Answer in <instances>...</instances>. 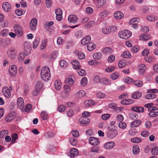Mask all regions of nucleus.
Instances as JSON below:
<instances>
[{"instance_id": "31", "label": "nucleus", "mask_w": 158, "mask_h": 158, "mask_svg": "<svg viewBox=\"0 0 158 158\" xmlns=\"http://www.w3.org/2000/svg\"><path fill=\"white\" fill-rule=\"evenodd\" d=\"M95 47V44L93 42H90L87 45V49L89 51L93 50Z\"/></svg>"}, {"instance_id": "10", "label": "nucleus", "mask_w": 158, "mask_h": 158, "mask_svg": "<svg viewBox=\"0 0 158 158\" xmlns=\"http://www.w3.org/2000/svg\"><path fill=\"white\" fill-rule=\"evenodd\" d=\"M9 72L11 76H15L17 72L16 66L14 65L11 66L9 69Z\"/></svg>"}, {"instance_id": "17", "label": "nucleus", "mask_w": 158, "mask_h": 158, "mask_svg": "<svg viewBox=\"0 0 158 158\" xmlns=\"http://www.w3.org/2000/svg\"><path fill=\"white\" fill-rule=\"evenodd\" d=\"M71 64L73 66V68L75 69H78L81 67L80 63L77 60H73L71 62Z\"/></svg>"}, {"instance_id": "56", "label": "nucleus", "mask_w": 158, "mask_h": 158, "mask_svg": "<svg viewBox=\"0 0 158 158\" xmlns=\"http://www.w3.org/2000/svg\"><path fill=\"white\" fill-rule=\"evenodd\" d=\"M125 82L126 83L129 84L130 83H133L134 81L130 77H127L125 79Z\"/></svg>"}, {"instance_id": "12", "label": "nucleus", "mask_w": 158, "mask_h": 158, "mask_svg": "<svg viewBox=\"0 0 158 158\" xmlns=\"http://www.w3.org/2000/svg\"><path fill=\"white\" fill-rule=\"evenodd\" d=\"M106 0H97L96 2V6L98 8H100L106 5Z\"/></svg>"}, {"instance_id": "16", "label": "nucleus", "mask_w": 158, "mask_h": 158, "mask_svg": "<svg viewBox=\"0 0 158 158\" xmlns=\"http://www.w3.org/2000/svg\"><path fill=\"white\" fill-rule=\"evenodd\" d=\"M91 39V37L89 35L86 36L81 40V44L83 45H85L89 42Z\"/></svg>"}, {"instance_id": "3", "label": "nucleus", "mask_w": 158, "mask_h": 158, "mask_svg": "<svg viewBox=\"0 0 158 158\" xmlns=\"http://www.w3.org/2000/svg\"><path fill=\"white\" fill-rule=\"evenodd\" d=\"M118 35L121 38L127 39L131 37V33L128 30H124L119 32Z\"/></svg>"}, {"instance_id": "58", "label": "nucleus", "mask_w": 158, "mask_h": 158, "mask_svg": "<svg viewBox=\"0 0 158 158\" xmlns=\"http://www.w3.org/2000/svg\"><path fill=\"white\" fill-rule=\"evenodd\" d=\"M65 110V107L63 105H60L57 108L58 111L60 112H64Z\"/></svg>"}, {"instance_id": "11", "label": "nucleus", "mask_w": 158, "mask_h": 158, "mask_svg": "<svg viewBox=\"0 0 158 158\" xmlns=\"http://www.w3.org/2000/svg\"><path fill=\"white\" fill-rule=\"evenodd\" d=\"M78 19L77 17L74 15H71L69 16L68 20L69 22L71 23L74 24L77 22Z\"/></svg>"}, {"instance_id": "35", "label": "nucleus", "mask_w": 158, "mask_h": 158, "mask_svg": "<svg viewBox=\"0 0 158 158\" xmlns=\"http://www.w3.org/2000/svg\"><path fill=\"white\" fill-rule=\"evenodd\" d=\"M132 151L134 154L135 155L137 154L139 152V146L137 145L134 146L132 148Z\"/></svg>"}, {"instance_id": "18", "label": "nucleus", "mask_w": 158, "mask_h": 158, "mask_svg": "<svg viewBox=\"0 0 158 158\" xmlns=\"http://www.w3.org/2000/svg\"><path fill=\"white\" fill-rule=\"evenodd\" d=\"M78 151L76 148H73L70 151V156L71 157H74L78 154Z\"/></svg>"}, {"instance_id": "42", "label": "nucleus", "mask_w": 158, "mask_h": 158, "mask_svg": "<svg viewBox=\"0 0 158 158\" xmlns=\"http://www.w3.org/2000/svg\"><path fill=\"white\" fill-rule=\"evenodd\" d=\"M96 96L97 98L100 99H102L104 98L106 95L105 94L102 92H98L96 94Z\"/></svg>"}, {"instance_id": "47", "label": "nucleus", "mask_w": 158, "mask_h": 158, "mask_svg": "<svg viewBox=\"0 0 158 158\" xmlns=\"http://www.w3.org/2000/svg\"><path fill=\"white\" fill-rule=\"evenodd\" d=\"M69 141L71 145L73 146H75L77 144V142L76 138L73 137L72 138L70 139Z\"/></svg>"}, {"instance_id": "48", "label": "nucleus", "mask_w": 158, "mask_h": 158, "mask_svg": "<svg viewBox=\"0 0 158 158\" xmlns=\"http://www.w3.org/2000/svg\"><path fill=\"white\" fill-rule=\"evenodd\" d=\"M141 139L139 137H134L131 139V141L133 143H138L141 142Z\"/></svg>"}, {"instance_id": "22", "label": "nucleus", "mask_w": 158, "mask_h": 158, "mask_svg": "<svg viewBox=\"0 0 158 158\" xmlns=\"http://www.w3.org/2000/svg\"><path fill=\"white\" fill-rule=\"evenodd\" d=\"M115 144V143L113 142H107L104 145V147L106 149H109L113 148Z\"/></svg>"}, {"instance_id": "23", "label": "nucleus", "mask_w": 158, "mask_h": 158, "mask_svg": "<svg viewBox=\"0 0 158 158\" xmlns=\"http://www.w3.org/2000/svg\"><path fill=\"white\" fill-rule=\"evenodd\" d=\"M100 83L106 85H110L111 84L110 80L106 78H101Z\"/></svg>"}, {"instance_id": "45", "label": "nucleus", "mask_w": 158, "mask_h": 158, "mask_svg": "<svg viewBox=\"0 0 158 158\" xmlns=\"http://www.w3.org/2000/svg\"><path fill=\"white\" fill-rule=\"evenodd\" d=\"M87 83V79L85 77H83L81 81V84L82 86H85Z\"/></svg>"}, {"instance_id": "36", "label": "nucleus", "mask_w": 158, "mask_h": 158, "mask_svg": "<svg viewBox=\"0 0 158 158\" xmlns=\"http://www.w3.org/2000/svg\"><path fill=\"white\" fill-rule=\"evenodd\" d=\"M139 19L138 18H134L131 19L129 22L130 24H137L139 21Z\"/></svg>"}, {"instance_id": "7", "label": "nucleus", "mask_w": 158, "mask_h": 158, "mask_svg": "<svg viewBox=\"0 0 158 158\" xmlns=\"http://www.w3.org/2000/svg\"><path fill=\"white\" fill-rule=\"evenodd\" d=\"M37 20L36 19H32L30 23V28L32 30H35L37 27Z\"/></svg>"}, {"instance_id": "25", "label": "nucleus", "mask_w": 158, "mask_h": 158, "mask_svg": "<svg viewBox=\"0 0 158 158\" xmlns=\"http://www.w3.org/2000/svg\"><path fill=\"white\" fill-rule=\"evenodd\" d=\"M115 18L117 19H120L123 17V14L120 11H116L114 14Z\"/></svg>"}, {"instance_id": "1", "label": "nucleus", "mask_w": 158, "mask_h": 158, "mask_svg": "<svg viewBox=\"0 0 158 158\" xmlns=\"http://www.w3.org/2000/svg\"><path fill=\"white\" fill-rule=\"evenodd\" d=\"M40 76L43 81H46L49 80L51 74L49 69L48 67L45 66L42 68Z\"/></svg>"}, {"instance_id": "29", "label": "nucleus", "mask_w": 158, "mask_h": 158, "mask_svg": "<svg viewBox=\"0 0 158 158\" xmlns=\"http://www.w3.org/2000/svg\"><path fill=\"white\" fill-rule=\"evenodd\" d=\"M133 102V100L132 99H125L121 101L120 103L123 105L130 104Z\"/></svg>"}, {"instance_id": "57", "label": "nucleus", "mask_w": 158, "mask_h": 158, "mask_svg": "<svg viewBox=\"0 0 158 158\" xmlns=\"http://www.w3.org/2000/svg\"><path fill=\"white\" fill-rule=\"evenodd\" d=\"M9 57L12 59H15L17 56V53H13L11 52H7Z\"/></svg>"}, {"instance_id": "64", "label": "nucleus", "mask_w": 158, "mask_h": 158, "mask_svg": "<svg viewBox=\"0 0 158 158\" xmlns=\"http://www.w3.org/2000/svg\"><path fill=\"white\" fill-rule=\"evenodd\" d=\"M32 109V106L30 104H28L26 106L25 108V111L28 112H29Z\"/></svg>"}, {"instance_id": "37", "label": "nucleus", "mask_w": 158, "mask_h": 158, "mask_svg": "<svg viewBox=\"0 0 158 158\" xmlns=\"http://www.w3.org/2000/svg\"><path fill=\"white\" fill-rule=\"evenodd\" d=\"M8 134V131L6 130H3L0 132V138L2 139Z\"/></svg>"}, {"instance_id": "2", "label": "nucleus", "mask_w": 158, "mask_h": 158, "mask_svg": "<svg viewBox=\"0 0 158 158\" xmlns=\"http://www.w3.org/2000/svg\"><path fill=\"white\" fill-rule=\"evenodd\" d=\"M147 93H150L146 94L145 96V98L148 99H151L155 98L156 97V95L154 93L158 92V90L157 89H149L147 90Z\"/></svg>"}, {"instance_id": "26", "label": "nucleus", "mask_w": 158, "mask_h": 158, "mask_svg": "<svg viewBox=\"0 0 158 158\" xmlns=\"http://www.w3.org/2000/svg\"><path fill=\"white\" fill-rule=\"evenodd\" d=\"M141 122V121L139 120L134 121L131 123L130 125L131 127H135L139 126Z\"/></svg>"}, {"instance_id": "4", "label": "nucleus", "mask_w": 158, "mask_h": 158, "mask_svg": "<svg viewBox=\"0 0 158 158\" xmlns=\"http://www.w3.org/2000/svg\"><path fill=\"white\" fill-rule=\"evenodd\" d=\"M14 31L17 36L21 37L23 34L22 27L19 25H15L14 27Z\"/></svg>"}, {"instance_id": "40", "label": "nucleus", "mask_w": 158, "mask_h": 158, "mask_svg": "<svg viewBox=\"0 0 158 158\" xmlns=\"http://www.w3.org/2000/svg\"><path fill=\"white\" fill-rule=\"evenodd\" d=\"M88 64L92 65H96L101 64L100 62L96 60H92L88 61Z\"/></svg>"}, {"instance_id": "52", "label": "nucleus", "mask_w": 158, "mask_h": 158, "mask_svg": "<svg viewBox=\"0 0 158 158\" xmlns=\"http://www.w3.org/2000/svg\"><path fill=\"white\" fill-rule=\"evenodd\" d=\"M152 154L154 155H158V147L154 148L151 150Z\"/></svg>"}, {"instance_id": "8", "label": "nucleus", "mask_w": 158, "mask_h": 158, "mask_svg": "<svg viewBox=\"0 0 158 158\" xmlns=\"http://www.w3.org/2000/svg\"><path fill=\"white\" fill-rule=\"evenodd\" d=\"M4 96L7 98H10L11 96V93L10 89L6 86L4 87L2 90Z\"/></svg>"}, {"instance_id": "39", "label": "nucleus", "mask_w": 158, "mask_h": 158, "mask_svg": "<svg viewBox=\"0 0 158 158\" xmlns=\"http://www.w3.org/2000/svg\"><path fill=\"white\" fill-rule=\"evenodd\" d=\"M102 31L103 33L105 34H108L111 31V29L110 27H105L102 29Z\"/></svg>"}, {"instance_id": "33", "label": "nucleus", "mask_w": 158, "mask_h": 158, "mask_svg": "<svg viewBox=\"0 0 158 158\" xmlns=\"http://www.w3.org/2000/svg\"><path fill=\"white\" fill-rule=\"evenodd\" d=\"M43 86V83L41 81H39L36 82L35 88L40 90Z\"/></svg>"}, {"instance_id": "14", "label": "nucleus", "mask_w": 158, "mask_h": 158, "mask_svg": "<svg viewBox=\"0 0 158 158\" xmlns=\"http://www.w3.org/2000/svg\"><path fill=\"white\" fill-rule=\"evenodd\" d=\"M89 141L90 143L92 145H97L100 142L98 139L94 137L90 138L89 139Z\"/></svg>"}, {"instance_id": "24", "label": "nucleus", "mask_w": 158, "mask_h": 158, "mask_svg": "<svg viewBox=\"0 0 158 158\" xmlns=\"http://www.w3.org/2000/svg\"><path fill=\"white\" fill-rule=\"evenodd\" d=\"M131 110L134 111L138 113L143 112L144 111L143 107L139 106H135L131 108Z\"/></svg>"}, {"instance_id": "27", "label": "nucleus", "mask_w": 158, "mask_h": 158, "mask_svg": "<svg viewBox=\"0 0 158 158\" xmlns=\"http://www.w3.org/2000/svg\"><path fill=\"white\" fill-rule=\"evenodd\" d=\"M84 105L85 107H87L94 105V102L91 100H86L84 102Z\"/></svg>"}, {"instance_id": "34", "label": "nucleus", "mask_w": 158, "mask_h": 158, "mask_svg": "<svg viewBox=\"0 0 158 158\" xmlns=\"http://www.w3.org/2000/svg\"><path fill=\"white\" fill-rule=\"evenodd\" d=\"M121 56L123 58H130L131 57V54L129 52L125 51L122 54Z\"/></svg>"}, {"instance_id": "38", "label": "nucleus", "mask_w": 158, "mask_h": 158, "mask_svg": "<svg viewBox=\"0 0 158 158\" xmlns=\"http://www.w3.org/2000/svg\"><path fill=\"white\" fill-rule=\"evenodd\" d=\"M40 41V40L38 38L35 39L33 42V48L34 49L36 48L38 46Z\"/></svg>"}, {"instance_id": "9", "label": "nucleus", "mask_w": 158, "mask_h": 158, "mask_svg": "<svg viewBox=\"0 0 158 158\" xmlns=\"http://www.w3.org/2000/svg\"><path fill=\"white\" fill-rule=\"evenodd\" d=\"M17 105L18 107L20 109H22L24 107V102L23 99L21 98H19L17 100Z\"/></svg>"}, {"instance_id": "59", "label": "nucleus", "mask_w": 158, "mask_h": 158, "mask_svg": "<svg viewBox=\"0 0 158 158\" xmlns=\"http://www.w3.org/2000/svg\"><path fill=\"white\" fill-rule=\"evenodd\" d=\"M148 114L149 116L151 117H156L158 116V112L150 111Z\"/></svg>"}, {"instance_id": "49", "label": "nucleus", "mask_w": 158, "mask_h": 158, "mask_svg": "<svg viewBox=\"0 0 158 158\" xmlns=\"http://www.w3.org/2000/svg\"><path fill=\"white\" fill-rule=\"evenodd\" d=\"M12 139L11 141V143L13 144L15 143V140L18 139V135L17 134H13L11 136Z\"/></svg>"}, {"instance_id": "55", "label": "nucleus", "mask_w": 158, "mask_h": 158, "mask_svg": "<svg viewBox=\"0 0 158 158\" xmlns=\"http://www.w3.org/2000/svg\"><path fill=\"white\" fill-rule=\"evenodd\" d=\"M100 151L99 148L98 147L94 146L91 148V151L92 152L98 153Z\"/></svg>"}, {"instance_id": "63", "label": "nucleus", "mask_w": 158, "mask_h": 158, "mask_svg": "<svg viewBox=\"0 0 158 158\" xmlns=\"http://www.w3.org/2000/svg\"><path fill=\"white\" fill-rule=\"evenodd\" d=\"M8 31L6 29L2 31L1 32V35L3 37H5L8 35Z\"/></svg>"}, {"instance_id": "50", "label": "nucleus", "mask_w": 158, "mask_h": 158, "mask_svg": "<svg viewBox=\"0 0 158 158\" xmlns=\"http://www.w3.org/2000/svg\"><path fill=\"white\" fill-rule=\"evenodd\" d=\"M119 77V75L117 72L114 73L110 76L111 78L113 80L116 79Z\"/></svg>"}, {"instance_id": "61", "label": "nucleus", "mask_w": 158, "mask_h": 158, "mask_svg": "<svg viewBox=\"0 0 158 158\" xmlns=\"http://www.w3.org/2000/svg\"><path fill=\"white\" fill-rule=\"evenodd\" d=\"M115 68L114 66L106 67V68L105 70L107 72H111L114 70Z\"/></svg>"}, {"instance_id": "41", "label": "nucleus", "mask_w": 158, "mask_h": 158, "mask_svg": "<svg viewBox=\"0 0 158 158\" xmlns=\"http://www.w3.org/2000/svg\"><path fill=\"white\" fill-rule=\"evenodd\" d=\"M102 56V54L100 52H96L94 53L93 55V57L94 59L96 60H98L101 58Z\"/></svg>"}, {"instance_id": "5", "label": "nucleus", "mask_w": 158, "mask_h": 158, "mask_svg": "<svg viewBox=\"0 0 158 158\" xmlns=\"http://www.w3.org/2000/svg\"><path fill=\"white\" fill-rule=\"evenodd\" d=\"M117 135V131L112 129L108 131L107 134V136L109 138L113 139Z\"/></svg>"}, {"instance_id": "6", "label": "nucleus", "mask_w": 158, "mask_h": 158, "mask_svg": "<svg viewBox=\"0 0 158 158\" xmlns=\"http://www.w3.org/2000/svg\"><path fill=\"white\" fill-rule=\"evenodd\" d=\"M16 116V114L14 112L10 113L6 118L5 121L7 122H10L14 119Z\"/></svg>"}, {"instance_id": "43", "label": "nucleus", "mask_w": 158, "mask_h": 158, "mask_svg": "<svg viewBox=\"0 0 158 158\" xmlns=\"http://www.w3.org/2000/svg\"><path fill=\"white\" fill-rule=\"evenodd\" d=\"M134 84L138 87H141L143 85V82L140 80H136L134 81Z\"/></svg>"}, {"instance_id": "28", "label": "nucleus", "mask_w": 158, "mask_h": 158, "mask_svg": "<svg viewBox=\"0 0 158 158\" xmlns=\"http://www.w3.org/2000/svg\"><path fill=\"white\" fill-rule=\"evenodd\" d=\"M142 96V94L139 92H137L131 95V97L135 99H138L140 98Z\"/></svg>"}, {"instance_id": "51", "label": "nucleus", "mask_w": 158, "mask_h": 158, "mask_svg": "<svg viewBox=\"0 0 158 158\" xmlns=\"http://www.w3.org/2000/svg\"><path fill=\"white\" fill-rule=\"evenodd\" d=\"M25 55L23 52H20L18 56V59L19 61L21 62L24 60Z\"/></svg>"}, {"instance_id": "46", "label": "nucleus", "mask_w": 158, "mask_h": 158, "mask_svg": "<svg viewBox=\"0 0 158 158\" xmlns=\"http://www.w3.org/2000/svg\"><path fill=\"white\" fill-rule=\"evenodd\" d=\"M148 20L150 21H154L157 20V18L156 16H152V15H149L146 17Z\"/></svg>"}, {"instance_id": "13", "label": "nucleus", "mask_w": 158, "mask_h": 158, "mask_svg": "<svg viewBox=\"0 0 158 158\" xmlns=\"http://www.w3.org/2000/svg\"><path fill=\"white\" fill-rule=\"evenodd\" d=\"M3 10L6 12H9L11 10V6L10 4L7 2H4L2 4Z\"/></svg>"}, {"instance_id": "32", "label": "nucleus", "mask_w": 158, "mask_h": 158, "mask_svg": "<svg viewBox=\"0 0 158 158\" xmlns=\"http://www.w3.org/2000/svg\"><path fill=\"white\" fill-rule=\"evenodd\" d=\"M65 82L66 84L69 85L70 86H71L73 84L74 81L71 78L67 77L65 79Z\"/></svg>"}, {"instance_id": "20", "label": "nucleus", "mask_w": 158, "mask_h": 158, "mask_svg": "<svg viewBox=\"0 0 158 158\" xmlns=\"http://www.w3.org/2000/svg\"><path fill=\"white\" fill-rule=\"evenodd\" d=\"M86 93L83 90H80L77 92L75 94V96L77 98L83 97L85 95Z\"/></svg>"}, {"instance_id": "30", "label": "nucleus", "mask_w": 158, "mask_h": 158, "mask_svg": "<svg viewBox=\"0 0 158 158\" xmlns=\"http://www.w3.org/2000/svg\"><path fill=\"white\" fill-rule=\"evenodd\" d=\"M55 87L57 90H59L61 87V83L60 81L56 80L54 83Z\"/></svg>"}, {"instance_id": "21", "label": "nucleus", "mask_w": 158, "mask_h": 158, "mask_svg": "<svg viewBox=\"0 0 158 158\" xmlns=\"http://www.w3.org/2000/svg\"><path fill=\"white\" fill-rule=\"evenodd\" d=\"M80 122L82 124H86L90 122L89 119L88 117H81L79 119Z\"/></svg>"}, {"instance_id": "19", "label": "nucleus", "mask_w": 158, "mask_h": 158, "mask_svg": "<svg viewBox=\"0 0 158 158\" xmlns=\"http://www.w3.org/2000/svg\"><path fill=\"white\" fill-rule=\"evenodd\" d=\"M75 53L77 57L79 59H83L85 58V55L84 53L81 52L76 50L75 51Z\"/></svg>"}, {"instance_id": "15", "label": "nucleus", "mask_w": 158, "mask_h": 158, "mask_svg": "<svg viewBox=\"0 0 158 158\" xmlns=\"http://www.w3.org/2000/svg\"><path fill=\"white\" fill-rule=\"evenodd\" d=\"M138 69L140 73L141 74H142L146 70V67L144 64H141L138 65Z\"/></svg>"}, {"instance_id": "53", "label": "nucleus", "mask_w": 158, "mask_h": 158, "mask_svg": "<svg viewBox=\"0 0 158 158\" xmlns=\"http://www.w3.org/2000/svg\"><path fill=\"white\" fill-rule=\"evenodd\" d=\"M60 66L64 68H66L67 66V64L66 62L64 60L60 61Z\"/></svg>"}, {"instance_id": "44", "label": "nucleus", "mask_w": 158, "mask_h": 158, "mask_svg": "<svg viewBox=\"0 0 158 158\" xmlns=\"http://www.w3.org/2000/svg\"><path fill=\"white\" fill-rule=\"evenodd\" d=\"M41 117L42 119L45 120L48 117V114L46 112L42 111L41 114Z\"/></svg>"}, {"instance_id": "54", "label": "nucleus", "mask_w": 158, "mask_h": 158, "mask_svg": "<svg viewBox=\"0 0 158 158\" xmlns=\"http://www.w3.org/2000/svg\"><path fill=\"white\" fill-rule=\"evenodd\" d=\"M112 50L109 47H106L102 51L104 53L109 54L112 52Z\"/></svg>"}, {"instance_id": "60", "label": "nucleus", "mask_w": 158, "mask_h": 158, "mask_svg": "<svg viewBox=\"0 0 158 158\" xmlns=\"http://www.w3.org/2000/svg\"><path fill=\"white\" fill-rule=\"evenodd\" d=\"M58 55V52L56 51H53L51 54V57L52 59L56 58Z\"/></svg>"}, {"instance_id": "62", "label": "nucleus", "mask_w": 158, "mask_h": 158, "mask_svg": "<svg viewBox=\"0 0 158 158\" xmlns=\"http://www.w3.org/2000/svg\"><path fill=\"white\" fill-rule=\"evenodd\" d=\"M138 115H136L135 113H132L131 114L129 115V118L132 120H135L137 118Z\"/></svg>"}]
</instances>
